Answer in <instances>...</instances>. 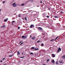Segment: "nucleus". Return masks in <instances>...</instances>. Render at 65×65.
<instances>
[{"mask_svg":"<svg viewBox=\"0 0 65 65\" xmlns=\"http://www.w3.org/2000/svg\"><path fill=\"white\" fill-rule=\"evenodd\" d=\"M34 28V25L33 24H31L30 27V28Z\"/></svg>","mask_w":65,"mask_h":65,"instance_id":"f257e3e1","label":"nucleus"},{"mask_svg":"<svg viewBox=\"0 0 65 65\" xmlns=\"http://www.w3.org/2000/svg\"><path fill=\"white\" fill-rule=\"evenodd\" d=\"M15 4V3L13 4V5L14 7H16L17 6V5Z\"/></svg>","mask_w":65,"mask_h":65,"instance_id":"f03ea898","label":"nucleus"},{"mask_svg":"<svg viewBox=\"0 0 65 65\" xmlns=\"http://www.w3.org/2000/svg\"><path fill=\"white\" fill-rule=\"evenodd\" d=\"M56 56V55H55L54 54H52V57H55V56Z\"/></svg>","mask_w":65,"mask_h":65,"instance_id":"7ed1b4c3","label":"nucleus"},{"mask_svg":"<svg viewBox=\"0 0 65 65\" xmlns=\"http://www.w3.org/2000/svg\"><path fill=\"white\" fill-rule=\"evenodd\" d=\"M59 51H61V48H58V50L57 51L59 52Z\"/></svg>","mask_w":65,"mask_h":65,"instance_id":"20e7f679","label":"nucleus"},{"mask_svg":"<svg viewBox=\"0 0 65 65\" xmlns=\"http://www.w3.org/2000/svg\"><path fill=\"white\" fill-rule=\"evenodd\" d=\"M38 29H39V30H42V28L40 27H39L38 28Z\"/></svg>","mask_w":65,"mask_h":65,"instance_id":"39448f33","label":"nucleus"},{"mask_svg":"<svg viewBox=\"0 0 65 65\" xmlns=\"http://www.w3.org/2000/svg\"><path fill=\"white\" fill-rule=\"evenodd\" d=\"M5 27V25H4L2 26H1V28H4Z\"/></svg>","mask_w":65,"mask_h":65,"instance_id":"423d86ee","label":"nucleus"},{"mask_svg":"<svg viewBox=\"0 0 65 65\" xmlns=\"http://www.w3.org/2000/svg\"><path fill=\"white\" fill-rule=\"evenodd\" d=\"M62 58H63V59H65V55H63L62 56Z\"/></svg>","mask_w":65,"mask_h":65,"instance_id":"0eeeda50","label":"nucleus"},{"mask_svg":"<svg viewBox=\"0 0 65 65\" xmlns=\"http://www.w3.org/2000/svg\"><path fill=\"white\" fill-rule=\"evenodd\" d=\"M35 38V37H33L31 38V39L33 40H34V38Z\"/></svg>","mask_w":65,"mask_h":65,"instance_id":"6e6552de","label":"nucleus"},{"mask_svg":"<svg viewBox=\"0 0 65 65\" xmlns=\"http://www.w3.org/2000/svg\"><path fill=\"white\" fill-rule=\"evenodd\" d=\"M20 52H19V51H18L17 52V54L18 55H20Z\"/></svg>","mask_w":65,"mask_h":65,"instance_id":"1a4fd4ad","label":"nucleus"},{"mask_svg":"<svg viewBox=\"0 0 65 65\" xmlns=\"http://www.w3.org/2000/svg\"><path fill=\"white\" fill-rule=\"evenodd\" d=\"M35 48H34V47H32L31 48V50H34V49Z\"/></svg>","mask_w":65,"mask_h":65,"instance_id":"9d476101","label":"nucleus"},{"mask_svg":"<svg viewBox=\"0 0 65 65\" xmlns=\"http://www.w3.org/2000/svg\"><path fill=\"white\" fill-rule=\"evenodd\" d=\"M59 62L60 63H62L63 62L60 60H59Z\"/></svg>","mask_w":65,"mask_h":65,"instance_id":"9b49d317","label":"nucleus"},{"mask_svg":"<svg viewBox=\"0 0 65 65\" xmlns=\"http://www.w3.org/2000/svg\"><path fill=\"white\" fill-rule=\"evenodd\" d=\"M4 22H6L7 21V19H5L4 20Z\"/></svg>","mask_w":65,"mask_h":65,"instance_id":"f8f14e48","label":"nucleus"},{"mask_svg":"<svg viewBox=\"0 0 65 65\" xmlns=\"http://www.w3.org/2000/svg\"><path fill=\"white\" fill-rule=\"evenodd\" d=\"M34 50L35 51H37L38 50V48H37V49H36V48H35Z\"/></svg>","mask_w":65,"mask_h":65,"instance_id":"ddd939ff","label":"nucleus"},{"mask_svg":"<svg viewBox=\"0 0 65 65\" xmlns=\"http://www.w3.org/2000/svg\"><path fill=\"white\" fill-rule=\"evenodd\" d=\"M52 63H54L55 62V61L54 60H52Z\"/></svg>","mask_w":65,"mask_h":65,"instance_id":"4468645a","label":"nucleus"},{"mask_svg":"<svg viewBox=\"0 0 65 65\" xmlns=\"http://www.w3.org/2000/svg\"><path fill=\"white\" fill-rule=\"evenodd\" d=\"M44 45V44L43 43H42L41 44V46H43V45Z\"/></svg>","mask_w":65,"mask_h":65,"instance_id":"2eb2a0df","label":"nucleus"},{"mask_svg":"<svg viewBox=\"0 0 65 65\" xmlns=\"http://www.w3.org/2000/svg\"><path fill=\"white\" fill-rule=\"evenodd\" d=\"M53 40H54V39H52L50 40V41H53Z\"/></svg>","mask_w":65,"mask_h":65,"instance_id":"dca6fc26","label":"nucleus"},{"mask_svg":"<svg viewBox=\"0 0 65 65\" xmlns=\"http://www.w3.org/2000/svg\"><path fill=\"white\" fill-rule=\"evenodd\" d=\"M25 20L27 21V17H25V18H24Z\"/></svg>","mask_w":65,"mask_h":65,"instance_id":"f3484780","label":"nucleus"},{"mask_svg":"<svg viewBox=\"0 0 65 65\" xmlns=\"http://www.w3.org/2000/svg\"><path fill=\"white\" fill-rule=\"evenodd\" d=\"M12 55H9V56L10 57H12Z\"/></svg>","mask_w":65,"mask_h":65,"instance_id":"a211bd4d","label":"nucleus"},{"mask_svg":"<svg viewBox=\"0 0 65 65\" xmlns=\"http://www.w3.org/2000/svg\"><path fill=\"white\" fill-rule=\"evenodd\" d=\"M30 55H33V53H32V52L31 53H30Z\"/></svg>","mask_w":65,"mask_h":65,"instance_id":"6ab92c4d","label":"nucleus"},{"mask_svg":"<svg viewBox=\"0 0 65 65\" xmlns=\"http://www.w3.org/2000/svg\"><path fill=\"white\" fill-rule=\"evenodd\" d=\"M58 37H56L55 39V40H56L58 38Z\"/></svg>","mask_w":65,"mask_h":65,"instance_id":"aec40b11","label":"nucleus"},{"mask_svg":"<svg viewBox=\"0 0 65 65\" xmlns=\"http://www.w3.org/2000/svg\"><path fill=\"white\" fill-rule=\"evenodd\" d=\"M18 17H21V14H19L18 15Z\"/></svg>","mask_w":65,"mask_h":65,"instance_id":"412c9836","label":"nucleus"},{"mask_svg":"<svg viewBox=\"0 0 65 65\" xmlns=\"http://www.w3.org/2000/svg\"><path fill=\"white\" fill-rule=\"evenodd\" d=\"M5 58H4L3 59V60H5Z\"/></svg>","mask_w":65,"mask_h":65,"instance_id":"4be33fe9","label":"nucleus"},{"mask_svg":"<svg viewBox=\"0 0 65 65\" xmlns=\"http://www.w3.org/2000/svg\"><path fill=\"white\" fill-rule=\"evenodd\" d=\"M54 18H58V17L57 16H55L54 17Z\"/></svg>","mask_w":65,"mask_h":65,"instance_id":"5701e85b","label":"nucleus"},{"mask_svg":"<svg viewBox=\"0 0 65 65\" xmlns=\"http://www.w3.org/2000/svg\"><path fill=\"white\" fill-rule=\"evenodd\" d=\"M18 30H19L20 29V27H18Z\"/></svg>","mask_w":65,"mask_h":65,"instance_id":"b1692460","label":"nucleus"},{"mask_svg":"<svg viewBox=\"0 0 65 65\" xmlns=\"http://www.w3.org/2000/svg\"><path fill=\"white\" fill-rule=\"evenodd\" d=\"M25 57V56L23 57H20V58H24Z\"/></svg>","mask_w":65,"mask_h":65,"instance_id":"393cba45","label":"nucleus"},{"mask_svg":"<svg viewBox=\"0 0 65 65\" xmlns=\"http://www.w3.org/2000/svg\"><path fill=\"white\" fill-rule=\"evenodd\" d=\"M25 36H23L22 37V38H25Z\"/></svg>","mask_w":65,"mask_h":65,"instance_id":"a878e982","label":"nucleus"},{"mask_svg":"<svg viewBox=\"0 0 65 65\" xmlns=\"http://www.w3.org/2000/svg\"><path fill=\"white\" fill-rule=\"evenodd\" d=\"M21 5H22V6H23V5H24V4H22Z\"/></svg>","mask_w":65,"mask_h":65,"instance_id":"bb28decb","label":"nucleus"},{"mask_svg":"<svg viewBox=\"0 0 65 65\" xmlns=\"http://www.w3.org/2000/svg\"><path fill=\"white\" fill-rule=\"evenodd\" d=\"M47 61L48 62V61H50V59H47Z\"/></svg>","mask_w":65,"mask_h":65,"instance_id":"cd10ccee","label":"nucleus"},{"mask_svg":"<svg viewBox=\"0 0 65 65\" xmlns=\"http://www.w3.org/2000/svg\"><path fill=\"white\" fill-rule=\"evenodd\" d=\"M56 64H58V62H56Z\"/></svg>","mask_w":65,"mask_h":65,"instance_id":"c85d7f7f","label":"nucleus"},{"mask_svg":"<svg viewBox=\"0 0 65 65\" xmlns=\"http://www.w3.org/2000/svg\"><path fill=\"white\" fill-rule=\"evenodd\" d=\"M40 42V41H38L37 42V43H38V42Z\"/></svg>","mask_w":65,"mask_h":65,"instance_id":"c756f323","label":"nucleus"},{"mask_svg":"<svg viewBox=\"0 0 65 65\" xmlns=\"http://www.w3.org/2000/svg\"><path fill=\"white\" fill-rule=\"evenodd\" d=\"M5 2V1H4L3 2V3L4 4V3Z\"/></svg>","mask_w":65,"mask_h":65,"instance_id":"7c9ffc66","label":"nucleus"},{"mask_svg":"<svg viewBox=\"0 0 65 65\" xmlns=\"http://www.w3.org/2000/svg\"><path fill=\"white\" fill-rule=\"evenodd\" d=\"M47 18H49V16H47Z\"/></svg>","mask_w":65,"mask_h":65,"instance_id":"2f4dec72","label":"nucleus"},{"mask_svg":"<svg viewBox=\"0 0 65 65\" xmlns=\"http://www.w3.org/2000/svg\"><path fill=\"white\" fill-rule=\"evenodd\" d=\"M24 43V42H23L22 43H21L20 44V45H22V44H23Z\"/></svg>","mask_w":65,"mask_h":65,"instance_id":"473e14b6","label":"nucleus"},{"mask_svg":"<svg viewBox=\"0 0 65 65\" xmlns=\"http://www.w3.org/2000/svg\"><path fill=\"white\" fill-rule=\"evenodd\" d=\"M14 22L15 21H13L12 22V23H14Z\"/></svg>","mask_w":65,"mask_h":65,"instance_id":"72a5a7b5","label":"nucleus"},{"mask_svg":"<svg viewBox=\"0 0 65 65\" xmlns=\"http://www.w3.org/2000/svg\"><path fill=\"white\" fill-rule=\"evenodd\" d=\"M34 1V0H32L31 1V2H33Z\"/></svg>","mask_w":65,"mask_h":65,"instance_id":"f704fd0d","label":"nucleus"},{"mask_svg":"<svg viewBox=\"0 0 65 65\" xmlns=\"http://www.w3.org/2000/svg\"><path fill=\"white\" fill-rule=\"evenodd\" d=\"M10 53H12V52L11 51V52H10Z\"/></svg>","mask_w":65,"mask_h":65,"instance_id":"c9c22d12","label":"nucleus"},{"mask_svg":"<svg viewBox=\"0 0 65 65\" xmlns=\"http://www.w3.org/2000/svg\"><path fill=\"white\" fill-rule=\"evenodd\" d=\"M41 3H42V1H40Z\"/></svg>","mask_w":65,"mask_h":65,"instance_id":"e433bc0d","label":"nucleus"},{"mask_svg":"<svg viewBox=\"0 0 65 65\" xmlns=\"http://www.w3.org/2000/svg\"><path fill=\"white\" fill-rule=\"evenodd\" d=\"M48 10H50V8H48Z\"/></svg>","mask_w":65,"mask_h":65,"instance_id":"4c0bfd02","label":"nucleus"},{"mask_svg":"<svg viewBox=\"0 0 65 65\" xmlns=\"http://www.w3.org/2000/svg\"><path fill=\"white\" fill-rule=\"evenodd\" d=\"M61 12L62 13H63V12L62 11H61Z\"/></svg>","mask_w":65,"mask_h":65,"instance_id":"58836bf2","label":"nucleus"},{"mask_svg":"<svg viewBox=\"0 0 65 65\" xmlns=\"http://www.w3.org/2000/svg\"><path fill=\"white\" fill-rule=\"evenodd\" d=\"M1 62H2V60H1Z\"/></svg>","mask_w":65,"mask_h":65,"instance_id":"ea45409f","label":"nucleus"},{"mask_svg":"<svg viewBox=\"0 0 65 65\" xmlns=\"http://www.w3.org/2000/svg\"><path fill=\"white\" fill-rule=\"evenodd\" d=\"M32 37V36H30V37Z\"/></svg>","mask_w":65,"mask_h":65,"instance_id":"a19ab883","label":"nucleus"},{"mask_svg":"<svg viewBox=\"0 0 65 65\" xmlns=\"http://www.w3.org/2000/svg\"><path fill=\"white\" fill-rule=\"evenodd\" d=\"M35 56H36V54H35Z\"/></svg>","mask_w":65,"mask_h":65,"instance_id":"79ce46f5","label":"nucleus"},{"mask_svg":"<svg viewBox=\"0 0 65 65\" xmlns=\"http://www.w3.org/2000/svg\"><path fill=\"white\" fill-rule=\"evenodd\" d=\"M43 65H46V64H43Z\"/></svg>","mask_w":65,"mask_h":65,"instance_id":"37998d69","label":"nucleus"},{"mask_svg":"<svg viewBox=\"0 0 65 65\" xmlns=\"http://www.w3.org/2000/svg\"><path fill=\"white\" fill-rule=\"evenodd\" d=\"M5 65H7V64H6V63H5Z\"/></svg>","mask_w":65,"mask_h":65,"instance_id":"c03bdc74","label":"nucleus"},{"mask_svg":"<svg viewBox=\"0 0 65 65\" xmlns=\"http://www.w3.org/2000/svg\"><path fill=\"white\" fill-rule=\"evenodd\" d=\"M21 42H22V41H21V42L20 43H21Z\"/></svg>","mask_w":65,"mask_h":65,"instance_id":"a18cd8bd","label":"nucleus"},{"mask_svg":"<svg viewBox=\"0 0 65 65\" xmlns=\"http://www.w3.org/2000/svg\"><path fill=\"white\" fill-rule=\"evenodd\" d=\"M0 11H1V9H0Z\"/></svg>","mask_w":65,"mask_h":65,"instance_id":"49530a36","label":"nucleus"},{"mask_svg":"<svg viewBox=\"0 0 65 65\" xmlns=\"http://www.w3.org/2000/svg\"><path fill=\"white\" fill-rule=\"evenodd\" d=\"M22 55H23V53H22Z\"/></svg>","mask_w":65,"mask_h":65,"instance_id":"de8ad7c7","label":"nucleus"},{"mask_svg":"<svg viewBox=\"0 0 65 65\" xmlns=\"http://www.w3.org/2000/svg\"><path fill=\"white\" fill-rule=\"evenodd\" d=\"M29 1H31V0H29Z\"/></svg>","mask_w":65,"mask_h":65,"instance_id":"09e8293b","label":"nucleus"},{"mask_svg":"<svg viewBox=\"0 0 65 65\" xmlns=\"http://www.w3.org/2000/svg\"><path fill=\"white\" fill-rule=\"evenodd\" d=\"M12 24H13V23H12Z\"/></svg>","mask_w":65,"mask_h":65,"instance_id":"8fccbe9b","label":"nucleus"},{"mask_svg":"<svg viewBox=\"0 0 65 65\" xmlns=\"http://www.w3.org/2000/svg\"><path fill=\"white\" fill-rule=\"evenodd\" d=\"M5 64H4L3 65H5Z\"/></svg>","mask_w":65,"mask_h":65,"instance_id":"3c124183","label":"nucleus"},{"mask_svg":"<svg viewBox=\"0 0 65 65\" xmlns=\"http://www.w3.org/2000/svg\"><path fill=\"white\" fill-rule=\"evenodd\" d=\"M7 20H8V18H7Z\"/></svg>","mask_w":65,"mask_h":65,"instance_id":"603ef678","label":"nucleus"},{"mask_svg":"<svg viewBox=\"0 0 65 65\" xmlns=\"http://www.w3.org/2000/svg\"><path fill=\"white\" fill-rule=\"evenodd\" d=\"M25 38H26V37Z\"/></svg>","mask_w":65,"mask_h":65,"instance_id":"864d4df0","label":"nucleus"}]
</instances>
